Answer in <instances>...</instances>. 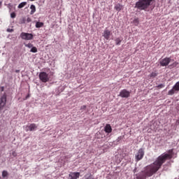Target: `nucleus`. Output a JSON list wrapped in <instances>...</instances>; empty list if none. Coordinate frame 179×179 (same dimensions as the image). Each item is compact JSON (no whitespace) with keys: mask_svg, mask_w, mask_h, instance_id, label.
I'll use <instances>...</instances> for the list:
<instances>
[{"mask_svg":"<svg viewBox=\"0 0 179 179\" xmlns=\"http://www.w3.org/2000/svg\"><path fill=\"white\" fill-rule=\"evenodd\" d=\"M169 154H162L159 156L156 161L154 162L152 164L148 165L144 171H142L138 174H136L135 179H146V177H151L152 176L160 167L162 166L164 163H165L167 159H171L172 157L173 150H169Z\"/></svg>","mask_w":179,"mask_h":179,"instance_id":"nucleus-1","label":"nucleus"},{"mask_svg":"<svg viewBox=\"0 0 179 179\" xmlns=\"http://www.w3.org/2000/svg\"><path fill=\"white\" fill-rule=\"evenodd\" d=\"M154 1L155 0H138L136 2L134 8L140 10L147 11L148 8L152 4V1Z\"/></svg>","mask_w":179,"mask_h":179,"instance_id":"nucleus-2","label":"nucleus"},{"mask_svg":"<svg viewBox=\"0 0 179 179\" xmlns=\"http://www.w3.org/2000/svg\"><path fill=\"white\" fill-rule=\"evenodd\" d=\"M7 103V95L6 94H3L0 97V114H1L2 110H3L5 106Z\"/></svg>","mask_w":179,"mask_h":179,"instance_id":"nucleus-3","label":"nucleus"},{"mask_svg":"<svg viewBox=\"0 0 179 179\" xmlns=\"http://www.w3.org/2000/svg\"><path fill=\"white\" fill-rule=\"evenodd\" d=\"M144 150H145V149L143 148H141L138 150V152L136 153V155L135 156V159H136V162L141 161L143 158V156L145 154Z\"/></svg>","mask_w":179,"mask_h":179,"instance_id":"nucleus-4","label":"nucleus"},{"mask_svg":"<svg viewBox=\"0 0 179 179\" xmlns=\"http://www.w3.org/2000/svg\"><path fill=\"white\" fill-rule=\"evenodd\" d=\"M131 92L128 91L127 89H123L120 91L119 96L122 99H128L130 97Z\"/></svg>","mask_w":179,"mask_h":179,"instance_id":"nucleus-5","label":"nucleus"},{"mask_svg":"<svg viewBox=\"0 0 179 179\" xmlns=\"http://www.w3.org/2000/svg\"><path fill=\"white\" fill-rule=\"evenodd\" d=\"M39 79L42 83H48L50 80V78H48V74L45 72H41L39 73Z\"/></svg>","mask_w":179,"mask_h":179,"instance_id":"nucleus-6","label":"nucleus"},{"mask_svg":"<svg viewBox=\"0 0 179 179\" xmlns=\"http://www.w3.org/2000/svg\"><path fill=\"white\" fill-rule=\"evenodd\" d=\"M22 40L29 41L33 40V34H29L27 32H22L20 35Z\"/></svg>","mask_w":179,"mask_h":179,"instance_id":"nucleus-7","label":"nucleus"},{"mask_svg":"<svg viewBox=\"0 0 179 179\" xmlns=\"http://www.w3.org/2000/svg\"><path fill=\"white\" fill-rule=\"evenodd\" d=\"M37 124L32 123L25 127L26 131H36L37 130Z\"/></svg>","mask_w":179,"mask_h":179,"instance_id":"nucleus-8","label":"nucleus"},{"mask_svg":"<svg viewBox=\"0 0 179 179\" xmlns=\"http://www.w3.org/2000/svg\"><path fill=\"white\" fill-rule=\"evenodd\" d=\"M171 61V57H165L159 61V64L161 66H168L169 64H170Z\"/></svg>","mask_w":179,"mask_h":179,"instance_id":"nucleus-9","label":"nucleus"},{"mask_svg":"<svg viewBox=\"0 0 179 179\" xmlns=\"http://www.w3.org/2000/svg\"><path fill=\"white\" fill-rule=\"evenodd\" d=\"M80 177L79 172H71L69 173V179H78Z\"/></svg>","mask_w":179,"mask_h":179,"instance_id":"nucleus-10","label":"nucleus"},{"mask_svg":"<svg viewBox=\"0 0 179 179\" xmlns=\"http://www.w3.org/2000/svg\"><path fill=\"white\" fill-rule=\"evenodd\" d=\"M110 36V31L106 28L103 33V37L106 38V40H109Z\"/></svg>","mask_w":179,"mask_h":179,"instance_id":"nucleus-11","label":"nucleus"},{"mask_svg":"<svg viewBox=\"0 0 179 179\" xmlns=\"http://www.w3.org/2000/svg\"><path fill=\"white\" fill-rule=\"evenodd\" d=\"M112 128H111V126L110 124H106L105 127H104V131L106 132V134H110L112 132Z\"/></svg>","mask_w":179,"mask_h":179,"instance_id":"nucleus-12","label":"nucleus"},{"mask_svg":"<svg viewBox=\"0 0 179 179\" xmlns=\"http://www.w3.org/2000/svg\"><path fill=\"white\" fill-rule=\"evenodd\" d=\"M82 179H95L91 173H86Z\"/></svg>","mask_w":179,"mask_h":179,"instance_id":"nucleus-13","label":"nucleus"},{"mask_svg":"<svg viewBox=\"0 0 179 179\" xmlns=\"http://www.w3.org/2000/svg\"><path fill=\"white\" fill-rule=\"evenodd\" d=\"M123 38L122 37H118L115 38L114 41L115 42V45H120Z\"/></svg>","mask_w":179,"mask_h":179,"instance_id":"nucleus-14","label":"nucleus"},{"mask_svg":"<svg viewBox=\"0 0 179 179\" xmlns=\"http://www.w3.org/2000/svg\"><path fill=\"white\" fill-rule=\"evenodd\" d=\"M43 26H44V23L43 22H36L35 27L36 29H40L41 27H43Z\"/></svg>","mask_w":179,"mask_h":179,"instance_id":"nucleus-15","label":"nucleus"},{"mask_svg":"<svg viewBox=\"0 0 179 179\" xmlns=\"http://www.w3.org/2000/svg\"><path fill=\"white\" fill-rule=\"evenodd\" d=\"M115 9L120 12L122 9V6L120 4V3H117L115 6Z\"/></svg>","mask_w":179,"mask_h":179,"instance_id":"nucleus-16","label":"nucleus"},{"mask_svg":"<svg viewBox=\"0 0 179 179\" xmlns=\"http://www.w3.org/2000/svg\"><path fill=\"white\" fill-rule=\"evenodd\" d=\"M30 8H31L30 14H31V15L34 14V13H36V6H34V4H32V5H31Z\"/></svg>","mask_w":179,"mask_h":179,"instance_id":"nucleus-17","label":"nucleus"},{"mask_svg":"<svg viewBox=\"0 0 179 179\" xmlns=\"http://www.w3.org/2000/svg\"><path fill=\"white\" fill-rule=\"evenodd\" d=\"M176 92H177V91L174 89V87H173V89L170 90L168 92V95L173 96L176 93Z\"/></svg>","mask_w":179,"mask_h":179,"instance_id":"nucleus-18","label":"nucleus"},{"mask_svg":"<svg viewBox=\"0 0 179 179\" xmlns=\"http://www.w3.org/2000/svg\"><path fill=\"white\" fill-rule=\"evenodd\" d=\"M27 2L24 1V2L20 3L18 5L17 8H22L24 7L25 6H27Z\"/></svg>","mask_w":179,"mask_h":179,"instance_id":"nucleus-19","label":"nucleus"},{"mask_svg":"<svg viewBox=\"0 0 179 179\" xmlns=\"http://www.w3.org/2000/svg\"><path fill=\"white\" fill-rule=\"evenodd\" d=\"M173 89H174L176 92H179V81L177 82L175 85H173Z\"/></svg>","mask_w":179,"mask_h":179,"instance_id":"nucleus-20","label":"nucleus"},{"mask_svg":"<svg viewBox=\"0 0 179 179\" xmlns=\"http://www.w3.org/2000/svg\"><path fill=\"white\" fill-rule=\"evenodd\" d=\"M133 23H134V26H138V24H139V19L138 18H135L133 20Z\"/></svg>","mask_w":179,"mask_h":179,"instance_id":"nucleus-21","label":"nucleus"},{"mask_svg":"<svg viewBox=\"0 0 179 179\" xmlns=\"http://www.w3.org/2000/svg\"><path fill=\"white\" fill-rule=\"evenodd\" d=\"M178 64V62H175L172 64H170L169 66V68H170V69H171L172 68H176Z\"/></svg>","mask_w":179,"mask_h":179,"instance_id":"nucleus-22","label":"nucleus"},{"mask_svg":"<svg viewBox=\"0 0 179 179\" xmlns=\"http://www.w3.org/2000/svg\"><path fill=\"white\" fill-rule=\"evenodd\" d=\"M157 76H158V73H156V72H152V73L150 74V77L152 78H156Z\"/></svg>","mask_w":179,"mask_h":179,"instance_id":"nucleus-23","label":"nucleus"},{"mask_svg":"<svg viewBox=\"0 0 179 179\" xmlns=\"http://www.w3.org/2000/svg\"><path fill=\"white\" fill-rule=\"evenodd\" d=\"M8 171L4 170L2 171V177L3 178H6V177H8Z\"/></svg>","mask_w":179,"mask_h":179,"instance_id":"nucleus-24","label":"nucleus"},{"mask_svg":"<svg viewBox=\"0 0 179 179\" xmlns=\"http://www.w3.org/2000/svg\"><path fill=\"white\" fill-rule=\"evenodd\" d=\"M24 45L27 47V48H31L34 47L33 44L29 43H24Z\"/></svg>","mask_w":179,"mask_h":179,"instance_id":"nucleus-25","label":"nucleus"},{"mask_svg":"<svg viewBox=\"0 0 179 179\" xmlns=\"http://www.w3.org/2000/svg\"><path fill=\"white\" fill-rule=\"evenodd\" d=\"M38 52L37 48H36V46H33L31 50H30V52H34L36 53Z\"/></svg>","mask_w":179,"mask_h":179,"instance_id":"nucleus-26","label":"nucleus"},{"mask_svg":"<svg viewBox=\"0 0 179 179\" xmlns=\"http://www.w3.org/2000/svg\"><path fill=\"white\" fill-rule=\"evenodd\" d=\"M165 87V85L164 84H159L156 87L159 90L160 89H163L164 87Z\"/></svg>","mask_w":179,"mask_h":179,"instance_id":"nucleus-27","label":"nucleus"},{"mask_svg":"<svg viewBox=\"0 0 179 179\" xmlns=\"http://www.w3.org/2000/svg\"><path fill=\"white\" fill-rule=\"evenodd\" d=\"M138 172H139V169H138V167L135 166V168H134V171H133V173H134V176H136V174H135V173H138Z\"/></svg>","mask_w":179,"mask_h":179,"instance_id":"nucleus-28","label":"nucleus"},{"mask_svg":"<svg viewBox=\"0 0 179 179\" xmlns=\"http://www.w3.org/2000/svg\"><path fill=\"white\" fill-rule=\"evenodd\" d=\"M26 22V17H22V19L21 20V24H25Z\"/></svg>","mask_w":179,"mask_h":179,"instance_id":"nucleus-29","label":"nucleus"},{"mask_svg":"<svg viewBox=\"0 0 179 179\" xmlns=\"http://www.w3.org/2000/svg\"><path fill=\"white\" fill-rule=\"evenodd\" d=\"M123 138H124V136H119V137L116 139V141H117V143H119L120 141L123 140Z\"/></svg>","mask_w":179,"mask_h":179,"instance_id":"nucleus-30","label":"nucleus"},{"mask_svg":"<svg viewBox=\"0 0 179 179\" xmlns=\"http://www.w3.org/2000/svg\"><path fill=\"white\" fill-rule=\"evenodd\" d=\"M10 17L12 19H15V17H16V13L15 12H13L10 13Z\"/></svg>","mask_w":179,"mask_h":179,"instance_id":"nucleus-31","label":"nucleus"},{"mask_svg":"<svg viewBox=\"0 0 179 179\" xmlns=\"http://www.w3.org/2000/svg\"><path fill=\"white\" fill-rule=\"evenodd\" d=\"M86 108H87V106H82L80 107L81 113H83V112L85 111Z\"/></svg>","mask_w":179,"mask_h":179,"instance_id":"nucleus-32","label":"nucleus"},{"mask_svg":"<svg viewBox=\"0 0 179 179\" xmlns=\"http://www.w3.org/2000/svg\"><path fill=\"white\" fill-rule=\"evenodd\" d=\"M6 31L8 33H13L14 31V29H10V28H8L6 29Z\"/></svg>","mask_w":179,"mask_h":179,"instance_id":"nucleus-33","label":"nucleus"},{"mask_svg":"<svg viewBox=\"0 0 179 179\" xmlns=\"http://www.w3.org/2000/svg\"><path fill=\"white\" fill-rule=\"evenodd\" d=\"M8 8H9L10 10H11L12 8H13V5L12 3H8Z\"/></svg>","mask_w":179,"mask_h":179,"instance_id":"nucleus-34","label":"nucleus"},{"mask_svg":"<svg viewBox=\"0 0 179 179\" xmlns=\"http://www.w3.org/2000/svg\"><path fill=\"white\" fill-rule=\"evenodd\" d=\"M176 127H179V119L176 120Z\"/></svg>","mask_w":179,"mask_h":179,"instance_id":"nucleus-35","label":"nucleus"},{"mask_svg":"<svg viewBox=\"0 0 179 179\" xmlns=\"http://www.w3.org/2000/svg\"><path fill=\"white\" fill-rule=\"evenodd\" d=\"M26 20H27V23H30V22H31V18L27 17Z\"/></svg>","mask_w":179,"mask_h":179,"instance_id":"nucleus-36","label":"nucleus"},{"mask_svg":"<svg viewBox=\"0 0 179 179\" xmlns=\"http://www.w3.org/2000/svg\"><path fill=\"white\" fill-rule=\"evenodd\" d=\"M12 155L14 157H16V152L15 151H13V152H12Z\"/></svg>","mask_w":179,"mask_h":179,"instance_id":"nucleus-37","label":"nucleus"},{"mask_svg":"<svg viewBox=\"0 0 179 179\" xmlns=\"http://www.w3.org/2000/svg\"><path fill=\"white\" fill-rule=\"evenodd\" d=\"M29 98H30V94H28L25 96L24 100H27Z\"/></svg>","mask_w":179,"mask_h":179,"instance_id":"nucleus-38","label":"nucleus"},{"mask_svg":"<svg viewBox=\"0 0 179 179\" xmlns=\"http://www.w3.org/2000/svg\"><path fill=\"white\" fill-rule=\"evenodd\" d=\"M101 138H102L103 141H106V138L105 136L103 137L102 136Z\"/></svg>","mask_w":179,"mask_h":179,"instance_id":"nucleus-39","label":"nucleus"},{"mask_svg":"<svg viewBox=\"0 0 179 179\" xmlns=\"http://www.w3.org/2000/svg\"><path fill=\"white\" fill-rule=\"evenodd\" d=\"M1 92H4V87H1Z\"/></svg>","mask_w":179,"mask_h":179,"instance_id":"nucleus-40","label":"nucleus"},{"mask_svg":"<svg viewBox=\"0 0 179 179\" xmlns=\"http://www.w3.org/2000/svg\"><path fill=\"white\" fill-rule=\"evenodd\" d=\"M20 72V70H15L16 73H19Z\"/></svg>","mask_w":179,"mask_h":179,"instance_id":"nucleus-41","label":"nucleus"},{"mask_svg":"<svg viewBox=\"0 0 179 179\" xmlns=\"http://www.w3.org/2000/svg\"><path fill=\"white\" fill-rule=\"evenodd\" d=\"M2 6V1H0V7Z\"/></svg>","mask_w":179,"mask_h":179,"instance_id":"nucleus-42","label":"nucleus"},{"mask_svg":"<svg viewBox=\"0 0 179 179\" xmlns=\"http://www.w3.org/2000/svg\"><path fill=\"white\" fill-rule=\"evenodd\" d=\"M29 1H35V0H29Z\"/></svg>","mask_w":179,"mask_h":179,"instance_id":"nucleus-43","label":"nucleus"},{"mask_svg":"<svg viewBox=\"0 0 179 179\" xmlns=\"http://www.w3.org/2000/svg\"><path fill=\"white\" fill-rule=\"evenodd\" d=\"M85 113H87V111H85Z\"/></svg>","mask_w":179,"mask_h":179,"instance_id":"nucleus-44","label":"nucleus"},{"mask_svg":"<svg viewBox=\"0 0 179 179\" xmlns=\"http://www.w3.org/2000/svg\"><path fill=\"white\" fill-rule=\"evenodd\" d=\"M175 179H178V178H175Z\"/></svg>","mask_w":179,"mask_h":179,"instance_id":"nucleus-45","label":"nucleus"}]
</instances>
